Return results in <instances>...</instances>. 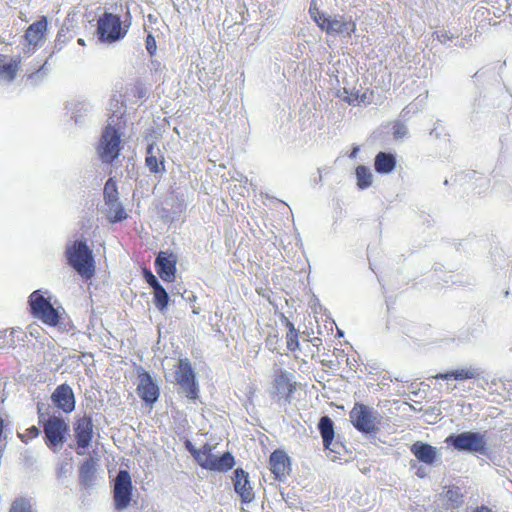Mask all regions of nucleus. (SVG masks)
<instances>
[{"label":"nucleus","mask_w":512,"mask_h":512,"mask_svg":"<svg viewBox=\"0 0 512 512\" xmlns=\"http://www.w3.org/2000/svg\"><path fill=\"white\" fill-rule=\"evenodd\" d=\"M9 512H33V509L28 499L17 498L11 504Z\"/></svg>","instance_id":"obj_34"},{"label":"nucleus","mask_w":512,"mask_h":512,"mask_svg":"<svg viewBox=\"0 0 512 512\" xmlns=\"http://www.w3.org/2000/svg\"><path fill=\"white\" fill-rule=\"evenodd\" d=\"M176 382L179 385V394L184 395L190 400L198 398V385L195 381V373L187 359L179 361V368L175 374Z\"/></svg>","instance_id":"obj_8"},{"label":"nucleus","mask_w":512,"mask_h":512,"mask_svg":"<svg viewBox=\"0 0 512 512\" xmlns=\"http://www.w3.org/2000/svg\"><path fill=\"white\" fill-rule=\"evenodd\" d=\"M434 35L436 39L442 44H447L454 38V35L447 30H437L434 32Z\"/></svg>","instance_id":"obj_40"},{"label":"nucleus","mask_w":512,"mask_h":512,"mask_svg":"<svg viewBox=\"0 0 512 512\" xmlns=\"http://www.w3.org/2000/svg\"><path fill=\"white\" fill-rule=\"evenodd\" d=\"M310 13H311L313 20L316 22V24L319 26V28L326 32L331 16L327 15L325 13H320V12L313 13L311 10H310Z\"/></svg>","instance_id":"obj_38"},{"label":"nucleus","mask_w":512,"mask_h":512,"mask_svg":"<svg viewBox=\"0 0 512 512\" xmlns=\"http://www.w3.org/2000/svg\"><path fill=\"white\" fill-rule=\"evenodd\" d=\"M269 463L271 472L274 474L275 478L280 481H283L291 470L290 458L286 452L282 450L272 452Z\"/></svg>","instance_id":"obj_16"},{"label":"nucleus","mask_w":512,"mask_h":512,"mask_svg":"<svg viewBox=\"0 0 512 512\" xmlns=\"http://www.w3.org/2000/svg\"><path fill=\"white\" fill-rule=\"evenodd\" d=\"M103 195L105 203L119 199L117 185L112 178L108 179L105 183Z\"/></svg>","instance_id":"obj_33"},{"label":"nucleus","mask_w":512,"mask_h":512,"mask_svg":"<svg viewBox=\"0 0 512 512\" xmlns=\"http://www.w3.org/2000/svg\"><path fill=\"white\" fill-rule=\"evenodd\" d=\"M47 61L44 62L35 72L28 74L27 80L30 81L32 85L38 84L47 74L46 69Z\"/></svg>","instance_id":"obj_36"},{"label":"nucleus","mask_w":512,"mask_h":512,"mask_svg":"<svg viewBox=\"0 0 512 512\" xmlns=\"http://www.w3.org/2000/svg\"><path fill=\"white\" fill-rule=\"evenodd\" d=\"M343 92H344L345 94H348V93H349V92H348V90H347L346 88H343Z\"/></svg>","instance_id":"obj_50"},{"label":"nucleus","mask_w":512,"mask_h":512,"mask_svg":"<svg viewBox=\"0 0 512 512\" xmlns=\"http://www.w3.org/2000/svg\"><path fill=\"white\" fill-rule=\"evenodd\" d=\"M396 167V157L389 152H379L374 159L375 171L381 175L391 173Z\"/></svg>","instance_id":"obj_22"},{"label":"nucleus","mask_w":512,"mask_h":512,"mask_svg":"<svg viewBox=\"0 0 512 512\" xmlns=\"http://www.w3.org/2000/svg\"><path fill=\"white\" fill-rule=\"evenodd\" d=\"M106 206V217L111 223H117L125 220L128 215L122 205V203L118 200L110 201L105 203Z\"/></svg>","instance_id":"obj_27"},{"label":"nucleus","mask_w":512,"mask_h":512,"mask_svg":"<svg viewBox=\"0 0 512 512\" xmlns=\"http://www.w3.org/2000/svg\"><path fill=\"white\" fill-rule=\"evenodd\" d=\"M442 496L450 503L452 508H459L464 503V495L457 486H446Z\"/></svg>","instance_id":"obj_29"},{"label":"nucleus","mask_w":512,"mask_h":512,"mask_svg":"<svg viewBox=\"0 0 512 512\" xmlns=\"http://www.w3.org/2000/svg\"><path fill=\"white\" fill-rule=\"evenodd\" d=\"M482 374V371L479 368L475 367H462L452 371H448L446 373H440L435 376L436 379L442 380H450L454 379L457 381H464L468 379L479 378Z\"/></svg>","instance_id":"obj_20"},{"label":"nucleus","mask_w":512,"mask_h":512,"mask_svg":"<svg viewBox=\"0 0 512 512\" xmlns=\"http://www.w3.org/2000/svg\"><path fill=\"white\" fill-rule=\"evenodd\" d=\"M185 448L190 452L191 455L198 454V449L189 440L185 442Z\"/></svg>","instance_id":"obj_44"},{"label":"nucleus","mask_w":512,"mask_h":512,"mask_svg":"<svg viewBox=\"0 0 512 512\" xmlns=\"http://www.w3.org/2000/svg\"><path fill=\"white\" fill-rule=\"evenodd\" d=\"M356 30V24L351 17L344 15L331 16L326 33L350 37Z\"/></svg>","instance_id":"obj_14"},{"label":"nucleus","mask_w":512,"mask_h":512,"mask_svg":"<svg viewBox=\"0 0 512 512\" xmlns=\"http://www.w3.org/2000/svg\"><path fill=\"white\" fill-rule=\"evenodd\" d=\"M52 403L65 413H71L75 409L76 401L70 385L63 383L56 387L51 394Z\"/></svg>","instance_id":"obj_13"},{"label":"nucleus","mask_w":512,"mask_h":512,"mask_svg":"<svg viewBox=\"0 0 512 512\" xmlns=\"http://www.w3.org/2000/svg\"><path fill=\"white\" fill-rule=\"evenodd\" d=\"M39 434H40V429L36 426H31L30 428H28L26 430V433H24V434L19 433V438L23 442L27 443L29 440L37 437Z\"/></svg>","instance_id":"obj_39"},{"label":"nucleus","mask_w":512,"mask_h":512,"mask_svg":"<svg viewBox=\"0 0 512 512\" xmlns=\"http://www.w3.org/2000/svg\"><path fill=\"white\" fill-rule=\"evenodd\" d=\"M471 512H493V511L489 507L482 505V506L476 507Z\"/></svg>","instance_id":"obj_45"},{"label":"nucleus","mask_w":512,"mask_h":512,"mask_svg":"<svg viewBox=\"0 0 512 512\" xmlns=\"http://www.w3.org/2000/svg\"><path fill=\"white\" fill-rule=\"evenodd\" d=\"M67 264L82 278L90 279L95 274V260L92 249L83 239L67 242L64 252Z\"/></svg>","instance_id":"obj_1"},{"label":"nucleus","mask_w":512,"mask_h":512,"mask_svg":"<svg viewBox=\"0 0 512 512\" xmlns=\"http://www.w3.org/2000/svg\"><path fill=\"white\" fill-rule=\"evenodd\" d=\"M30 311L33 317L49 326H56L59 323V313L51 303V296L48 291L35 290L28 298Z\"/></svg>","instance_id":"obj_4"},{"label":"nucleus","mask_w":512,"mask_h":512,"mask_svg":"<svg viewBox=\"0 0 512 512\" xmlns=\"http://www.w3.org/2000/svg\"><path fill=\"white\" fill-rule=\"evenodd\" d=\"M18 61L0 54V80L11 82L16 77Z\"/></svg>","instance_id":"obj_26"},{"label":"nucleus","mask_w":512,"mask_h":512,"mask_svg":"<svg viewBox=\"0 0 512 512\" xmlns=\"http://www.w3.org/2000/svg\"><path fill=\"white\" fill-rule=\"evenodd\" d=\"M289 331L286 335L287 348L290 351H295L299 347L298 333L291 322H288Z\"/></svg>","instance_id":"obj_35"},{"label":"nucleus","mask_w":512,"mask_h":512,"mask_svg":"<svg viewBox=\"0 0 512 512\" xmlns=\"http://www.w3.org/2000/svg\"><path fill=\"white\" fill-rule=\"evenodd\" d=\"M97 462L94 458L86 459L80 466L79 479L80 484L84 487H91L96 478Z\"/></svg>","instance_id":"obj_23"},{"label":"nucleus","mask_w":512,"mask_h":512,"mask_svg":"<svg viewBox=\"0 0 512 512\" xmlns=\"http://www.w3.org/2000/svg\"><path fill=\"white\" fill-rule=\"evenodd\" d=\"M93 106L87 101H77L71 108V118L76 124H82L92 114Z\"/></svg>","instance_id":"obj_28"},{"label":"nucleus","mask_w":512,"mask_h":512,"mask_svg":"<svg viewBox=\"0 0 512 512\" xmlns=\"http://www.w3.org/2000/svg\"><path fill=\"white\" fill-rule=\"evenodd\" d=\"M47 18L42 17L40 20L32 23L25 32V38L30 45L37 46L43 39L47 30Z\"/></svg>","instance_id":"obj_21"},{"label":"nucleus","mask_w":512,"mask_h":512,"mask_svg":"<svg viewBox=\"0 0 512 512\" xmlns=\"http://www.w3.org/2000/svg\"><path fill=\"white\" fill-rule=\"evenodd\" d=\"M359 151H360L359 146H355V147H353L352 151H351V152H350V154H349V158H351V159L356 158V157H357V154L359 153Z\"/></svg>","instance_id":"obj_46"},{"label":"nucleus","mask_w":512,"mask_h":512,"mask_svg":"<svg viewBox=\"0 0 512 512\" xmlns=\"http://www.w3.org/2000/svg\"><path fill=\"white\" fill-rule=\"evenodd\" d=\"M234 457L230 452H225L221 456L217 457L211 455V463H207L208 470L226 472L234 466Z\"/></svg>","instance_id":"obj_24"},{"label":"nucleus","mask_w":512,"mask_h":512,"mask_svg":"<svg viewBox=\"0 0 512 512\" xmlns=\"http://www.w3.org/2000/svg\"><path fill=\"white\" fill-rule=\"evenodd\" d=\"M392 134L395 140H402L408 135V128L401 121H395L392 126Z\"/></svg>","instance_id":"obj_37"},{"label":"nucleus","mask_w":512,"mask_h":512,"mask_svg":"<svg viewBox=\"0 0 512 512\" xmlns=\"http://www.w3.org/2000/svg\"><path fill=\"white\" fill-rule=\"evenodd\" d=\"M366 99L365 94H359V92L351 93L350 96H347L344 100L350 105H356L364 102Z\"/></svg>","instance_id":"obj_41"},{"label":"nucleus","mask_w":512,"mask_h":512,"mask_svg":"<svg viewBox=\"0 0 512 512\" xmlns=\"http://www.w3.org/2000/svg\"><path fill=\"white\" fill-rule=\"evenodd\" d=\"M132 480L127 470H120L114 480L113 498L115 508L119 511L126 509L132 497Z\"/></svg>","instance_id":"obj_9"},{"label":"nucleus","mask_w":512,"mask_h":512,"mask_svg":"<svg viewBox=\"0 0 512 512\" xmlns=\"http://www.w3.org/2000/svg\"><path fill=\"white\" fill-rule=\"evenodd\" d=\"M419 478H424L426 476V470L422 467H419L415 473Z\"/></svg>","instance_id":"obj_47"},{"label":"nucleus","mask_w":512,"mask_h":512,"mask_svg":"<svg viewBox=\"0 0 512 512\" xmlns=\"http://www.w3.org/2000/svg\"><path fill=\"white\" fill-rule=\"evenodd\" d=\"M355 175L359 189L364 190L372 185L373 175L368 167L359 165L355 170Z\"/></svg>","instance_id":"obj_30"},{"label":"nucleus","mask_w":512,"mask_h":512,"mask_svg":"<svg viewBox=\"0 0 512 512\" xmlns=\"http://www.w3.org/2000/svg\"><path fill=\"white\" fill-rule=\"evenodd\" d=\"M127 31L116 14L105 12L97 21V35L102 42H117L125 37Z\"/></svg>","instance_id":"obj_6"},{"label":"nucleus","mask_w":512,"mask_h":512,"mask_svg":"<svg viewBox=\"0 0 512 512\" xmlns=\"http://www.w3.org/2000/svg\"><path fill=\"white\" fill-rule=\"evenodd\" d=\"M193 313L198 315L200 313L199 308L194 307L193 308Z\"/></svg>","instance_id":"obj_48"},{"label":"nucleus","mask_w":512,"mask_h":512,"mask_svg":"<svg viewBox=\"0 0 512 512\" xmlns=\"http://www.w3.org/2000/svg\"><path fill=\"white\" fill-rule=\"evenodd\" d=\"M93 427L91 416L85 414L76 418L73 430L78 446V455H83L82 449H87L90 446L94 434Z\"/></svg>","instance_id":"obj_10"},{"label":"nucleus","mask_w":512,"mask_h":512,"mask_svg":"<svg viewBox=\"0 0 512 512\" xmlns=\"http://www.w3.org/2000/svg\"><path fill=\"white\" fill-rule=\"evenodd\" d=\"M138 379V395L145 403L153 405L158 400L160 395L158 385L152 379V376L142 367L138 368Z\"/></svg>","instance_id":"obj_11"},{"label":"nucleus","mask_w":512,"mask_h":512,"mask_svg":"<svg viewBox=\"0 0 512 512\" xmlns=\"http://www.w3.org/2000/svg\"><path fill=\"white\" fill-rule=\"evenodd\" d=\"M78 43H79L80 45H84V40H83V39H81V38H79V39H78Z\"/></svg>","instance_id":"obj_49"},{"label":"nucleus","mask_w":512,"mask_h":512,"mask_svg":"<svg viewBox=\"0 0 512 512\" xmlns=\"http://www.w3.org/2000/svg\"><path fill=\"white\" fill-rule=\"evenodd\" d=\"M122 112L114 111L108 118V123L103 130L97 153L102 163L110 164L120 155L121 143V116Z\"/></svg>","instance_id":"obj_2"},{"label":"nucleus","mask_w":512,"mask_h":512,"mask_svg":"<svg viewBox=\"0 0 512 512\" xmlns=\"http://www.w3.org/2000/svg\"><path fill=\"white\" fill-rule=\"evenodd\" d=\"M153 300L157 309L161 312L165 311L169 302V295L166 289L161 285L157 286L156 289L153 290Z\"/></svg>","instance_id":"obj_31"},{"label":"nucleus","mask_w":512,"mask_h":512,"mask_svg":"<svg viewBox=\"0 0 512 512\" xmlns=\"http://www.w3.org/2000/svg\"><path fill=\"white\" fill-rule=\"evenodd\" d=\"M410 451L418 461L427 465H433L438 456V449L436 447L422 441L413 443Z\"/></svg>","instance_id":"obj_19"},{"label":"nucleus","mask_w":512,"mask_h":512,"mask_svg":"<svg viewBox=\"0 0 512 512\" xmlns=\"http://www.w3.org/2000/svg\"><path fill=\"white\" fill-rule=\"evenodd\" d=\"M274 388L278 396L290 403L292 394L296 390V382L294 381L293 374L286 370L280 371L279 375L275 378Z\"/></svg>","instance_id":"obj_17"},{"label":"nucleus","mask_w":512,"mask_h":512,"mask_svg":"<svg viewBox=\"0 0 512 512\" xmlns=\"http://www.w3.org/2000/svg\"><path fill=\"white\" fill-rule=\"evenodd\" d=\"M234 489L240 496L242 503H250L254 499V492L250 485L249 474L241 468L234 471Z\"/></svg>","instance_id":"obj_18"},{"label":"nucleus","mask_w":512,"mask_h":512,"mask_svg":"<svg viewBox=\"0 0 512 512\" xmlns=\"http://www.w3.org/2000/svg\"><path fill=\"white\" fill-rule=\"evenodd\" d=\"M349 417L354 428L362 434H375L379 431L381 424L379 412L365 404L355 403Z\"/></svg>","instance_id":"obj_5"},{"label":"nucleus","mask_w":512,"mask_h":512,"mask_svg":"<svg viewBox=\"0 0 512 512\" xmlns=\"http://www.w3.org/2000/svg\"><path fill=\"white\" fill-rule=\"evenodd\" d=\"M445 443L458 452H466L473 455H487V441L485 433L476 431H464L458 434H450Z\"/></svg>","instance_id":"obj_3"},{"label":"nucleus","mask_w":512,"mask_h":512,"mask_svg":"<svg viewBox=\"0 0 512 512\" xmlns=\"http://www.w3.org/2000/svg\"><path fill=\"white\" fill-rule=\"evenodd\" d=\"M144 277L146 282L149 284L150 287L154 289L157 288V286H161L160 282L158 281L157 277L149 270L144 271Z\"/></svg>","instance_id":"obj_42"},{"label":"nucleus","mask_w":512,"mask_h":512,"mask_svg":"<svg viewBox=\"0 0 512 512\" xmlns=\"http://www.w3.org/2000/svg\"><path fill=\"white\" fill-rule=\"evenodd\" d=\"M45 444L54 452L58 451L66 441L69 425L62 417L50 416L44 423Z\"/></svg>","instance_id":"obj_7"},{"label":"nucleus","mask_w":512,"mask_h":512,"mask_svg":"<svg viewBox=\"0 0 512 512\" xmlns=\"http://www.w3.org/2000/svg\"><path fill=\"white\" fill-rule=\"evenodd\" d=\"M146 49L151 56L154 55L156 52V40L151 34H148L146 38Z\"/></svg>","instance_id":"obj_43"},{"label":"nucleus","mask_w":512,"mask_h":512,"mask_svg":"<svg viewBox=\"0 0 512 512\" xmlns=\"http://www.w3.org/2000/svg\"><path fill=\"white\" fill-rule=\"evenodd\" d=\"M318 430L323 440L325 449L334 453H340L342 445L338 442H333L335 432L334 423L329 416H322L318 423Z\"/></svg>","instance_id":"obj_15"},{"label":"nucleus","mask_w":512,"mask_h":512,"mask_svg":"<svg viewBox=\"0 0 512 512\" xmlns=\"http://www.w3.org/2000/svg\"><path fill=\"white\" fill-rule=\"evenodd\" d=\"M211 455V447L205 444L201 449H198V454H193L192 456L202 468L208 470L206 464L211 463Z\"/></svg>","instance_id":"obj_32"},{"label":"nucleus","mask_w":512,"mask_h":512,"mask_svg":"<svg viewBox=\"0 0 512 512\" xmlns=\"http://www.w3.org/2000/svg\"><path fill=\"white\" fill-rule=\"evenodd\" d=\"M159 151L158 148L154 146V144H149L146 150V159L145 163L148 167L149 171L154 174L164 173L165 172V164L164 158L161 157L159 160L155 155V152Z\"/></svg>","instance_id":"obj_25"},{"label":"nucleus","mask_w":512,"mask_h":512,"mask_svg":"<svg viewBox=\"0 0 512 512\" xmlns=\"http://www.w3.org/2000/svg\"><path fill=\"white\" fill-rule=\"evenodd\" d=\"M177 256L168 251H160L155 259L157 274L165 282H173L176 277Z\"/></svg>","instance_id":"obj_12"}]
</instances>
